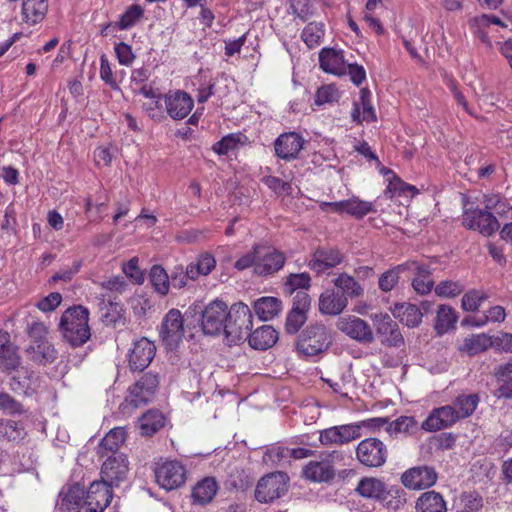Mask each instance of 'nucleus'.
<instances>
[{
    "instance_id": "obj_1",
    "label": "nucleus",
    "mask_w": 512,
    "mask_h": 512,
    "mask_svg": "<svg viewBox=\"0 0 512 512\" xmlns=\"http://www.w3.org/2000/svg\"><path fill=\"white\" fill-rule=\"evenodd\" d=\"M88 321L89 310L86 307L79 305L68 308L59 324L64 340L72 347L84 345L91 336Z\"/></svg>"
},
{
    "instance_id": "obj_2",
    "label": "nucleus",
    "mask_w": 512,
    "mask_h": 512,
    "mask_svg": "<svg viewBox=\"0 0 512 512\" xmlns=\"http://www.w3.org/2000/svg\"><path fill=\"white\" fill-rule=\"evenodd\" d=\"M332 335L329 329L321 323L308 325L299 335L296 348L303 356H316L329 349Z\"/></svg>"
},
{
    "instance_id": "obj_3",
    "label": "nucleus",
    "mask_w": 512,
    "mask_h": 512,
    "mask_svg": "<svg viewBox=\"0 0 512 512\" xmlns=\"http://www.w3.org/2000/svg\"><path fill=\"white\" fill-rule=\"evenodd\" d=\"M160 383L157 373L144 374L135 384L129 388V393L123 403V409H136L153 400Z\"/></svg>"
},
{
    "instance_id": "obj_4",
    "label": "nucleus",
    "mask_w": 512,
    "mask_h": 512,
    "mask_svg": "<svg viewBox=\"0 0 512 512\" xmlns=\"http://www.w3.org/2000/svg\"><path fill=\"white\" fill-rule=\"evenodd\" d=\"M252 329V313L249 307L243 303H235L229 308L225 336L231 342L245 339Z\"/></svg>"
},
{
    "instance_id": "obj_5",
    "label": "nucleus",
    "mask_w": 512,
    "mask_h": 512,
    "mask_svg": "<svg viewBox=\"0 0 512 512\" xmlns=\"http://www.w3.org/2000/svg\"><path fill=\"white\" fill-rule=\"evenodd\" d=\"M154 474L157 484L167 491L180 488L187 480L186 467L176 460L156 463Z\"/></svg>"
},
{
    "instance_id": "obj_6",
    "label": "nucleus",
    "mask_w": 512,
    "mask_h": 512,
    "mask_svg": "<svg viewBox=\"0 0 512 512\" xmlns=\"http://www.w3.org/2000/svg\"><path fill=\"white\" fill-rule=\"evenodd\" d=\"M387 457V446L382 440L375 437L363 439L356 447V458L366 467H381L386 463Z\"/></svg>"
},
{
    "instance_id": "obj_7",
    "label": "nucleus",
    "mask_w": 512,
    "mask_h": 512,
    "mask_svg": "<svg viewBox=\"0 0 512 512\" xmlns=\"http://www.w3.org/2000/svg\"><path fill=\"white\" fill-rule=\"evenodd\" d=\"M227 317H229L228 305L221 300L210 302L202 312L201 326L207 335L225 334L227 326Z\"/></svg>"
},
{
    "instance_id": "obj_8",
    "label": "nucleus",
    "mask_w": 512,
    "mask_h": 512,
    "mask_svg": "<svg viewBox=\"0 0 512 512\" xmlns=\"http://www.w3.org/2000/svg\"><path fill=\"white\" fill-rule=\"evenodd\" d=\"M289 477L283 472H273L262 477L255 489V497L261 503L272 502L288 490Z\"/></svg>"
},
{
    "instance_id": "obj_9",
    "label": "nucleus",
    "mask_w": 512,
    "mask_h": 512,
    "mask_svg": "<svg viewBox=\"0 0 512 512\" xmlns=\"http://www.w3.org/2000/svg\"><path fill=\"white\" fill-rule=\"evenodd\" d=\"M400 480L407 489L419 491L434 486L438 480V473L432 466L418 465L405 470Z\"/></svg>"
},
{
    "instance_id": "obj_10",
    "label": "nucleus",
    "mask_w": 512,
    "mask_h": 512,
    "mask_svg": "<svg viewBox=\"0 0 512 512\" xmlns=\"http://www.w3.org/2000/svg\"><path fill=\"white\" fill-rule=\"evenodd\" d=\"M160 337L169 349L176 348L184 336V320L178 309H171L164 316L160 327Z\"/></svg>"
},
{
    "instance_id": "obj_11",
    "label": "nucleus",
    "mask_w": 512,
    "mask_h": 512,
    "mask_svg": "<svg viewBox=\"0 0 512 512\" xmlns=\"http://www.w3.org/2000/svg\"><path fill=\"white\" fill-rule=\"evenodd\" d=\"M462 224L485 236H490L499 228V220L486 208L466 209L463 213Z\"/></svg>"
},
{
    "instance_id": "obj_12",
    "label": "nucleus",
    "mask_w": 512,
    "mask_h": 512,
    "mask_svg": "<svg viewBox=\"0 0 512 512\" xmlns=\"http://www.w3.org/2000/svg\"><path fill=\"white\" fill-rule=\"evenodd\" d=\"M257 263L255 273L260 276H268L279 271L285 264V255L269 246L256 245Z\"/></svg>"
},
{
    "instance_id": "obj_13",
    "label": "nucleus",
    "mask_w": 512,
    "mask_h": 512,
    "mask_svg": "<svg viewBox=\"0 0 512 512\" xmlns=\"http://www.w3.org/2000/svg\"><path fill=\"white\" fill-rule=\"evenodd\" d=\"M311 299L306 291H296L293 305L287 314L285 330L289 334H296L307 321V312L310 309Z\"/></svg>"
},
{
    "instance_id": "obj_14",
    "label": "nucleus",
    "mask_w": 512,
    "mask_h": 512,
    "mask_svg": "<svg viewBox=\"0 0 512 512\" xmlns=\"http://www.w3.org/2000/svg\"><path fill=\"white\" fill-rule=\"evenodd\" d=\"M376 334L385 346L400 347L404 338L400 328L388 314H375L373 317Z\"/></svg>"
},
{
    "instance_id": "obj_15",
    "label": "nucleus",
    "mask_w": 512,
    "mask_h": 512,
    "mask_svg": "<svg viewBox=\"0 0 512 512\" xmlns=\"http://www.w3.org/2000/svg\"><path fill=\"white\" fill-rule=\"evenodd\" d=\"M337 328L351 339L363 344H370L374 341L372 328L367 321L356 317H341L337 322Z\"/></svg>"
},
{
    "instance_id": "obj_16",
    "label": "nucleus",
    "mask_w": 512,
    "mask_h": 512,
    "mask_svg": "<svg viewBox=\"0 0 512 512\" xmlns=\"http://www.w3.org/2000/svg\"><path fill=\"white\" fill-rule=\"evenodd\" d=\"M111 488L112 486L102 480L91 483L84 499L86 511L104 512L113 497Z\"/></svg>"
},
{
    "instance_id": "obj_17",
    "label": "nucleus",
    "mask_w": 512,
    "mask_h": 512,
    "mask_svg": "<svg viewBox=\"0 0 512 512\" xmlns=\"http://www.w3.org/2000/svg\"><path fill=\"white\" fill-rule=\"evenodd\" d=\"M128 461L123 454L109 456L101 468V479L110 486H118L128 474Z\"/></svg>"
},
{
    "instance_id": "obj_18",
    "label": "nucleus",
    "mask_w": 512,
    "mask_h": 512,
    "mask_svg": "<svg viewBox=\"0 0 512 512\" xmlns=\"http://www.w3.org/2000/svg\"><path fill=\"white\" fill-rule=\"evenodd\" d=\"M361 437L360 426L353 424L333 426L320 432L322 445H343Z\"/></svg>"
},
{
    "instance_id": "obj_19",
    "label": "nucleus",
    "mask_w": 512,
    "mask_h": 512,
    "mask_svg": "<svg viewBox=\"0 0 512 512\" xmlns=\"http://www.w3.org/2000/svg\"><path fill=\"white\" fill-rule=\"evenodd\" d=\"M304 144V138L296 132L280 134L274 142L275 155L285 161H292L298 157Z\"/></svg>"
},
{
    "instance_id": "obj_20",
    "label": "nucleus",
    "mask_w": 512,
    "mask_h": 512,
    "mask_svg": "<svg viewBox=\"0 0 512 512\" xmlns=\"http://www.w3.org/2000/svg\"><path fill=\"white\" fill-rule=\"evenodd\" d=\"M334 459H342L339 452L333 451L321 461H310L304 468V476L314 482H328L335 476V469L332 465Z\"/></svg>"
},
{
    "instance_id": "obj_21",
    "label": "nucleus",
    "mask_w": 512,
    "mask_h": 512,
    "mask_svg": "<svg viewBox=\"0 0 512 512\" xmlns=\"http://www.w3.org/2000/svg\"><path fill=\"white\" fill-rule=\"evenodd\" d=\"M156 353V346L143 337L134 342L129 352V367L132 371H143L149 366Z\"/></svg>"
},
{
    "instance_id": "obj_22",
    "label": "nucleus",
    "mask_w": 512,
    "mask_h": 512,
    "mask_svg": "<svg viewBox=\"0 0 512 512\" xmlns=\"http://www.w3.org/2000/svg\"><path fill=\"white\" fill-rule=\"evenodd\" d=\"M164 102L167 114L174 120L184 119L194 106L191 96L180 90L166 94Z\"/></svg>"
},
{
    "instance_id": "obj_23",
    "label": "nucleus",
    "mask_w": 512,
    "mask_h": 512,
    "mask_svg": "<svg viewBox=\"0 0 512 512\" xmlns=\"http://www.w3.org/2000/svg\"><path fill=\"white\" fill-rule=\"evenodd\" d=\"M12 370L14 372L10 380V387L14 392L24 395L36 392L40 385V378L34 371L20 365Z\"/></svg>"
},
{
    "instance_id": "obj_24",
    "label": "nucleus",
    "mask_w": 512,
    "mask_h": 512,
    "mask_svg": "<svg viewBox=\"0 0 512 512\" xmlns=\"http://www.w3.org/2000/svg\"><path fill=\"white\" fill-rule=\"evenodd\" d=\"M450 404L435 408L422 422L421 428L428 432H436L451 427L457 422Z\"/></svg>"
},
{
    "instance_id": "obj_25",
    "label": "nucleus",
    "mask_w": 512,
    "mask_h": 512,
    "mask_svg": "<svg viewBox=\"0 0 512 512\" xmlns=\"http://www.w3.org/2000/svg\"><path fill=\"white\" fill-rule=\"evenodd\" d=\"M344 259L343 254L334 248H319L309 261V267L316 273H323L339 265Z\"/></svg>"
},
{
    "instance_id": "obj_26",
    "label": "nucleus",
    "mask_w": 512,
    "mask_h": 512,
    "mask_svg": "<svg viewBox=\"0 0 512 512\" xmlns=\"http://www.w3.org/2000/svg\"><path fill=\"white\" fill-rule=\"evenodd\" d=\"M320 67L323 71L342 76L347 73V63L343 51L333 48H323L319 53Z\"/></svg>"
},
{
    "instance_id": "obj_27",
    "label": "nucleus",
    "mask_w": 512,
    "mask_h": 512,
    "mask_svg": "<svg viewBox=\"0 0 512 512\" xmlns=\"http://www.w3.org/2000/svg\"><path fill=\"white\" fill-rule=\"evenodd\" d=\"M325 205L330 206L334 212L347 213L358 219L375 211L371 202L360 200L357 197H352L348 200L339 202L325 203Z\"/></svg>"
},
{
    "instance_id": "obj_28",
    "label": "nucleus",
    "mask_w": 512,
    "mask_h": 512,
    "mask_svg": "<svg viewBox=\"0 0 512 512\" xmlns=\"http://www.w3.org/2000/svg\"><path fill=\"white\" fill-rule=\"evenodd\" d=\"M348 305L346 295L334 289L325 290L319 297V311L324 315L341 314Z\"/></svg>"
},
{
    "instance_id": "obj_29",
    "label": "nucleus",
    "mask_w": 512,
    "mask_h": 512,
    "mask_svg": "<svg viewBox=\"0 0 512 512\" xmlns=\"http://www.w3.org/2000/svg\"><path fill=\"white\" fill-rule=\"evenodd\" d=\"M25 352L29 360L44 366L53 363L57 358V351L48 340L31 342Z\"/></svg>"
},
{
    "instance_id": "obj_30",
    "label": "nucleus",
    "mask_w": 512,
    "mask_h": 512,
    "mask_svg": "<svg viewBox=\"0 0 512 512\" xmlns=\"http://www.w3.org/2000/svg\"><path fill=\"white\" fill-rule=\"evenodd\" d=\"M494 377L499 383L494 395L499 399H512V357L494 368Z\"/></svg>"
},
{
    "instance_id": "obj_31",
    "label": "nucleus",
    "mask_w": 512,
    "mask_h": 512,
    "mask_svg": "<svg viewBox=\"0 0 512 512\" xmlns=\"http://www.w3.org/2000/svg\"><path fill=\"white\" fill-rule=\"evenodd\" d=\"M407 263H413L416 266L415 268H406V271L415 274V277L412 280L414 290L421 295L428 294L434 285V282L430 277L431 270L429 266L417 261H407Z\"/></svg>"
},
{
    "instance_id": "obj_32",
    "label": "nucleus",
    "mask_w": 512,
    "mask_h": 512,
    "mask_svg": "<svg viewBox=\"0 0 512 512\" xmlns=\"http://www.w3.org/2000/svg\"><path fill=\"white\" fill-rule=\"evenodd\" d=\"M17 347L11 342L6 331H0V363L6 370L16 369L20 365Z\"/></svg>"
},
{
    "instance_id": "obj_33",
    "label": "nucleus",
    "mask_w": 512,
    "mask_h": 512,
    "mask_svg": "<svg viewBox=\"0 0 512 512\" xmlns=\"http://www.w3.org/2000/svg\"><path fill=\"white\" fill-rule=\"evenodd\" d=\"M249 345L256 350L271 348L278 340L277 331L270 325H263L252 333H248Z\"/></svg>"
},
{
    "instance_id": "obj_34",
    "label": "nucleus",
    "mask_w": 512,
    "mask_h": 512,
    "mask_svg": "<svg viewBox=\"0 0 512 512\" xmlns=\"http://www.w3.org/2000/svg\"><path fill=\"white\" fill-rule=\"evenodd\" d=\"M219 489L218 482L213 477H205L198 481L192 490L193 502L199 505L210 503Z\"/></svg>"
},
{
    "instance_id": "obj_35",
    "label": "nucleus",
    "mask_w": 512,
    "mask_h": 512,
    "mask_svg": "<svg viewBox=\"0 0 512 512\" xmlns=\"http://www.w3.org/2000/svg\"><path fill=\"white\" fill-rule=\"evenodd\" d=\"M392 314L399 319L401 323L410 328L418 327L422 322L423 314L421 310L411 303H397L392 309Z\"/></svg>"
},
{
    "instance_id": "obj_36",
    "label": "nucleus",
    "mask_w": 512,
    "mask_h": 512,
    "mask_svg": "<svg viewBox=\"0 0 512 512\" xmlns=\"http://www.w3.org/2000/svg\"><path fill=\"white\" fill-rule=\"evenodd\" d=\"M416 512H447L446 501L434 490L422 493L416 501Z\"/></svg>"
},
{
    "instance_id": "obj_37",
    "label": "nucleus",
    "mask_w": 512,
    "mask_h": 512,
    "mask_svg": "<svg viewBox=\"0 0 512 512\" xmlns=\"http://www.w3.org/2000/svg\"><path fill=\"white\" fill-rule=\"evenodd\" d=\"M255 314L262 321H269L276 317L282 310V302L276 297H261L254 302Z\"/></svg>"
},
{
    "instance_id": "obj_38",
    "label": "nucleus",
    "mask_w": 512,
    "mask_h": 512,
    "mask_svg": "<svg viewBox=\"0 0 512 512\" xmlns=\"http://www.w3.org/2000/svg\"><path fill=\"white\" fill-rule=\"evenodd\" d=\"M356 491L364 498L381 501L385 499L386 485L377 478L367 477L359 481Z\"/></svg>"
},
{
    "instance_id": "obj_39",
    "label": "nucleus",
    "mask_w": 512,
    "mask_h": 512,
    "mask_svg": "<svg viewBox=\"0 0 512 512\" xmlns=\"http://www.w3.org/2000/svg\"><path fill=\"white\" fill-rule=\"evenodd\" d=\"M48 11V0H24L22 5L23 20L28 24L41 22Z\"/></svg>"
},
{
    "instance_id": "obj_40",
    "label": "nucleus",
    "mask_w": 512,
    "mask_h": 512,
    "mask_svg": "<svg viewBox=\"0 0 512 512\" xmlns=\"http://www.w3.org/2000/svg\"><path fill=\"white\" fill-rule=\"evenodd\" d=\"M490 336L481 334H472L463 340L462 345L459 347L461 352L467 353L469 356H474L481 352L486 351L493 345Z\"/></svg>"
},
{
    "instance_id": "obj_41",
    "label": "nucleus",
    "mask_w": 512,
    "mask_h": 512,
    "mask_svg": "<svg viewBox=\"0 0 512 512\" xmlns=\"http://www.w3.org/2000/svg\"><path fill=\"white\" fill-rule=\"evenodd\" d=\"M479 403L477 394H463L455 398L450 404L457 420L467 418L473 414Z\"/></svg>"
},
{
    "instance_id": "obj_42",
    "label": "nucleus",
    "mask_w": 512,
    "mask_h": 512,
    "mask_svg": "<svg viewBox=\"0 0 512 512\" xmlns=\"http://www.w3.org/2000/svg\"><path fill=\"white\" fill-rule=\"evenodd\" d=\"M333 284L338 288L340 294L346 295L348 298H358L364 293L362 286L355 280L354 277L347 273L339 274L334 280Z\"/></svg>"
},
{
    "instance_id": "obj_43",
    "label": "nucleus",
    "mask_w": 512,
    "mask_h": 512,
    "mask_svg": "<svg viewBox=\"0 0 512 512\" xmlns=\"http://www.w3.org/2000/svg\"><path fill=\"white\" fill-rule=\"evenodd\" d=\"M164 415L157 410H149L139 420L142 435L151 436L164 426Z\"/></svg>"
},
{
    "instance_id": "obj_44",
    "label": "nucleus",
    "mask_w": 512,
    "mask_h": 512,
    "mask_svg": "<svg viewBox=\"0 0 512 512\" xmlns=\"http://www.w3.org/2000/svg\"><path fill=\"white\" fill-rule=\"evenodd\" d=\"M457 316L452 307L440 305L437 310L434 328L439 335H443L455 327Z\"/></svg>"
},
{
    "instance_id": "obj_45",
    "label": "nucleus",
    "mask_w": 512,
    "mask_h": 512,
    "mask_svg": "<svg viewBox=\"0 0 512 512\" xmlns=\"http://www.w3.org/2000/svg\"><path fill=\"white\" fill-rule=\"evenodd\" d=\"M85 493L78 484L69 488L61 500V509L66 512H78L84 506Z\"/></svg>"
},
{
    "instance_id": "obj_46",
    "label": "nucleus",
    "mask_w": 512,
    "mask_h": 512,
    "mask_svg": "<svg viewBox=\"0 0 512 512\" xmlns=\"http://www.w3.org/2000/svg\"><path fill=\"white\" fill-rule=\"evenodd\" d=\"M416 266L413 263H403L400 264L386 272H384L378 281L379 289L383 292H389L395 288V286L399 282V276L402 272L406 271V268H415Z\"/></svg>"
},
{
    "instance_id": "obj_47",
    "label": "nucleus",
    "mask_w": 512,
    "mask_h": 512,
    "mask_svg": "<svg viewBox=\"0 0 512 512\" xmlns=\"http://www.w3.org/2000/svg\"><path fill=\"white\" fill-rule=\"evenodd\" d=\"M216 266V260L210 253H203L196 263L188 265V274L191 280H196L200 275H208Z\"/></svg>"
},
{
    "instance_id": "obj_48",
    "label": "nucleus",
    "mask_w": 512,
    "mask_h": 512,
    "mask_svg": "<svg viewBox=\"0 0 512 512\" xmlns=\"http://www.w3.org/2000/svg\"><path fill=\"white\" fill-rule=\"evenodd\" d=\"M25 436V430L20 422L10 419H0V441L18 442Z\"/></svg>"
},
{
    "instance_id": "obj_49",
    "label": "nucleus",
    "mask_w": 512,
    "mask_h": 512,
    "mask_svg": "<svg viewBox=\"0 0 512 512\" xmlns=\"http://www.w3.org/2000/svg\"><path fill=\"white\" fill-rule=\"evenodd\" d=\"M246 139V136L240 133L228 134L213 145V151L219 155H227L242 146Z\"/></svg>"
},
{
    "instance_id": "obj_50",
    "label": "nucleus",
    "mask_w": 512,
    "mask_h": 512,
    "mask_svg": "<svg viewBox=\"0 0 512 512\" xmlns=\"http://www.w3.org/2000/svg\"><path fill=\"white\" fill-rule=\"evenodd\" d=\"M418 430L417 421L411 416H400L386 427V432L390 436L398 433L414 434Z\"/></svg>"
},
{
    "instance_id": "obj_51",
    "label": "nucleus",
    "mask_w": 512,
    "mask_h": 512,
    "mask_svg": "<svg viewBox=\"0 0 512 512\" xmlns=\"http://www.w3.org/2000/svg\"><path fill=\"white\" fill-rule=\"evenodd\" d=\"M484 203L485 208L489 210V212H492L496 218L498 216L500 219L505 217L506 219L512 220V207L498 195L486 196Z\"/></svg>"
},
{
    "instance_id": "obj_52",
    "label": "nucleus",
    "mask_w": 512,
    "mask_h": 512,
    "mask_svg": "<svg viewBox=\"0 0 512 512\" xmlns=\"http://www.w3.org/2000/svg\"><path fill=\"white\" fill-rule=\"evenodd\" d=\"M149 277L151 284L159 294L166 295L169 292L170 276L162 266H152Z\"/></svg>"
},
{
    "instance_id": "obj_53",
    "label": "nucleus",
    "mask_w": 512,
    "mask_h": 512,
    "mask_svg": "<svg viewBox=\"0 0 512 512\" xmlns=\"http://www.w3.org/2000/svg\"><path fill=\"white\" fill-rule=\"evenodd\" d=\"M126 440V430L123 427H116L110 430L101 441V448L113 454Z\"/></svg>"
},
{
    "instance_id": "obj_54",
    "label": "nucleus",
    "mask_w": 512,
    "mask_h": 512,
    "mask_svg": "<svg viewBox=\"0 0 512 512\" xmlns=\"http://www.w3.org/2000/svg\"><path fill=\"white\" fill-rule=\"evenodd\" d=\"M324 37V28L322 23H309L302 31L301 38L309 48L320 45Z\"/></svg>"
},
{
    "instance_id": "obj_55",
    "label": "nucleus",
    "mask_w": 512,
    "mask_h": 512,
    "mask_svg": "<svg viewBox=\"0 0 512 512\" xmlns=\"http://www.w3.org/2000/svg\"><path fill=\"white\" fill-rule=\"evenodd\" d=\"M143 14L144 10L140 5H131L114 25L120 30H127L134 26L142 18Z\"/></svg>"
},
{
    "instance_id": "obj_56",
    "label": "nucleus",
    "mask_w": 512,
    "mask_h": 512,
    "mask_svg": "<svg viewBox=\"0 0 512 512\" xmlns=\"http://www.w3.org/2000/svg\"><path fill=\"white\" fill-rule=\"evenodd\" d=\"M340 96L335 84H326L317 89L314 102L318 106L332 104L338 102Z\"/></svg>"
},
{
    "instance_id": "obj_57",
    "label": "nucleus",
    "mask_w": 512,
    "mask_h": 512,
    "mask_svg": "<svg viewBox=\"0 0 512 512\" xmlns=\"http://www.w3.org/2000/svg\"><path fill=\"white\" fill-rule=\"evenodd\" d=\"M381 501L385 502L388 508L397 510L406 504L407 493L398 486L386 487L385 499Z\"/></svg>"
},
{
    "instance_id": "obj_58",
    "label": "nucleus",
    "mask_w": 512,
    "mask_h": 512,
    "mask_svg": "<svg viewBox=\"0 0 512 512\" xmlns=\"http://www.w3.org/2000/svg\"><path fill=\"white\" fill-rule=\"evenodd\" d=\"M310 275L306 272L290 274L285 282V292L293 294L296 290L305 291L310 287Z\"/></svg>"
},
{
    "instance_id": "obj_59",
    "label": "nucleus",
    "mask_w": 512,
    "mask_h": 512,
    "mask_svg": "<svg viewBox=\"0 0 512 512\" xmlns=\"http://www.w3.org/2000/svg\"><path fill=\"white\" fill-rule=\"evenodd\" d=\"M434 290L437 296L453 298L463 292L464 286L458 281L446 280L440 282Z\"/></svg>"
},
{
    "instance_id": "obj_60",
    "label": "nucleus",
    "mask_w": 512,
    "mask_h": 512,
    "mask_svg": "<svg viewBox=\"0 0 512 512\" xmlns=\"http://www.w3.org/2000/svg\"><path fill=\"white\" fill-rule=\"evenodd\" d=\"M487 299L484 292L478 290H471L464 294L462 297V308L465 311L474 312L478 310L481 303Z\"/></svg>"
},
{
    "instance_id": "obj_61",
    "label": "nucleus",
    "mask_w": 512,
    "mask_h": 512,
    "mask_svg": "<svg viewBox=\"0 0 512 512\" xmlns=\"http://www.w3.org/2000/svg\"><path fill=\"white\" fill-rule=\"evenodd\" d=\"M359 105L362 109V120L373 122L376 120V113L371 103V92L367 88L360 90Z\"/></svg>"
},
{
    "instance_id": "obj_62",
    "label": "nucleus",
    "mask_w": 512,
    "mask_h": 512,
    "mask_svg": "<svg viewBox=\"0 0 512 512\" xmlns=\"http://www.w3.org/2000/svg\"><path fill=\"white\" fill-rule=\"evenodd\" d=\"M262 182L277 195H290L292 193V185L289 182L275 176H265Z\"/></svg>"
},
{
    "instance_id": "obj_63",
    "label": "nucleus",
    "mask_w": 512,
    "mask_h": 512,
    "mask_svg": "<svg viewBox=\"0 0 512 512\" xmlns=\"http://www.w3.org/2000/svg\"><path fill=\"white\" fill-rule=\"evenodd\" d=\"M100 78L112 89L118 88L117 82L113 77L109 60L105 54H102L100 57Z\"/></svg>"
},
{
    "instance_id": "obj_64",
    "label": "nucleus",
    "mask_w": 512,
    "mask_h": 512,
    "mask_svg": "<svg viewBox=\"0 0 512 512\" xmlns=\"http://www.w3.org/2000/svg\"><path fill=\"white\" fill-rule=\"evenodd\" d=\"M115 53L117 55V59L121 65L129 66L135 59V56L132 52V48L130 45L120 42L115 46Z\"/></svg>"
}]
</instances>
